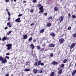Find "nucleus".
Wrapping results in <instances>:
<instances>
[{
    "mask_svg": "<svg viewBox=\"0 0 76 76\" xmlns=\"http://www.w3.org/2000/svg\"><path fill=\"white\" fill-rule=\"evenodd\" d=\"M41 61H39L35 63L34 66H39L41 64Z\"/></svg>",
    "mask_w": 76,
    "mask_h": 76,
    "instance_id": "f257e3e1",
    "label": "nucleus"
},
{
    "mask_svg": "<svg viewBox=\"0 0 76 76\" xmlns=\"http://www.w3.org/2000/svg\"><path fill=\"white\" fill-rule=\"evenodd\" d=\"M6 47L8 48L7 49L8 50H10L11 49V47H12V44H7L6 45Z\"/></svg>",
    "mask_w": 76,
    "mask_h": 76,
    "instance_id": "f03ea898",
    "label": "nucleus"
},
{
    "mask_svg": "<svg viewBox=\"0 0 76 76\" xmlns=\"http://www.w3.org/2000/svg\"><path fill=\"white\" fill-rule=\"evenodd\" d=\"M39 10L40 11L39 12V13H43L44 12V9H43V7L42 6H41L39 8Z\"/></svg>",
    "mask_w": 76,
    "mask_h": 76,
    "instance_id": "7ed1b4c3",
    "label": "nucleus"
},
{
    "mask_svg": "<svg viewBox=\"0 0 76 76\" xmlns=\"http://www.w3.org/2000/svg\"><path fill=\"white\" fill-rule=\"evenodd\" d=\"M76 46V43H72L70 46V49H72Z\"/></svg>",
    "mask_w": 76,
    "mask_h": 76,
    "instance_id": "20e7f679",
    "label": "nucleus"
},
{
    "mask_svg": "<svg viewBox=\"0 0 76 76\" xmlns=\"http://www.w3.org/2000/svg\"><path fill=\"white\" fill-rule=\"evenodd\" d=\"M7 61L6 60V58L3 59V60L1 61V63L4 64V63H7Z\"/></svg>",
    "mask_w": 76,
    "mask_h": 76,
    "instance_id": "39448f33",
    "label": "nucleus"
},
{
    "mask_svg": "<svg viewBox=\"0 0 76 76\" xmlns=\"http://www.w3.org/2000/svg\"><path fill=\"white\" fill-rule=\"evenodd\" d=\"M59 41L61 44H62L63 42H64V39L61 38V39H59Z\"/></svg>",
    "mask_w": 76,
    "mask_h": 76,
    "instance_id": "423d86ee",
    "label": "nucleus"
},
{
    "mask_svg": "<svg viewBox=\"0 0 76 76\" xmlns=\"http://www.w3.org/2000/svg\"><path fill=\"white\" fill-rule=\"evenodd\" d=\"M38 70L34 69H33L32 72H33L35 74H37V73H38Z\"/></svg>",
    "mask_w": 76,
    "mask_h": 76,
    "instance_id": "0eeeda50",
    "label": "nucleus"
},
{
    "mask_svg": "<svg viewBox=\"0 0 76 76\" xmlns=\"http://www.w3.org/2000/svg\"><path fill=\"white\" fill-rule=\"evenodd\" d=\"M48 47H53L54 48L55 47V45L53 43H51L48 45Z\"/></svg>",
    "mask_w": 76,
    "mask_h": 76,
    "instance_id": "6e6552de",
    "label": "nucleus"
},
{
    "mask_svg": "<svg viewBox=\"0 0 76 76\" xmlns=\"http://www.w3.org/2000/svg\"><path fill=\"white\" fill-rule=\"evenodd\" d=\"M64 18V17H63V16H61L59 18V22H61L63 20V18Z\"/></svg>",
    "mask_w": 76,
    "mask_h": 76,
    "instance_id": "1a4fd4ad",
    "label": "nucleus"
},
{
    "mask_svg": "<svg viewBox=\"0 0 76 76\" xmlns=\"http://www.w3.org/2000/svg\"><path fill=\"white\" fill-rule=\"evenodd\" d=\"M30 47L32 50H34L35 48V46H34V44L32 43L30 45Z\"/></svg>",
    "mask_w": 76,
    "mask_h": 76,
    "instance_id": "9d476101",
    "label": "nucleus"
},
{
    "mask_svg": "<svg viewBox=\"0 0 76 76\" xmlns=\"http://www.w3.org/2000/svg\"><path fill=\"white\" fill-rule=\"evenodd\" d=\"M20 20V18H19L15 20V22H17L19 23V22H21V20Z\"/></svg>",
    "mask_w": 76,
    "mask_h": 76,
    "instance_id": "9b49d317",
    "label": "nucleus"
},
{
    "mask_svg": "<svg viewBox=\"0 0 76 76\" xmlns=\"http://www.w3.org/2000/svg\"><path fill=\"white\" fill-rule=\"evenodd\" d=\"M7 25L8 26H9V28H11L12 27V24H10V23L8 22L7 24Z\"/></svg>",
    "mask_w": 76,
    "mask_h": 76,
    "instance_id": "f8f14e48",
    "label": "nucleus"
},
{
    "mask_svg": "<svg viewBox=\"0 0 76 76\" xmlns=\"http://www.w3.org/2000/svg\"><path fill=\"white\" fill-rule=\"evenodd\" d=\"M62 72H63V70H62V69H60L58 71V74L59 75H61V73H62Z\"/></svg>",
    "mask_w": 76,
    "mask_h": 76,
    "instance_id": "ddd939ff",
    "label": "nucleus"
},
{
    "mask_svg": "<svg viewBox=\"0 0 76 76\" xmlns=\"http://www.w3.org/2000/svg\"><path fill=\"white\" fill-rule=\"evenodd\" d=\"M23 39H26V38H27V35L26 34H24L23 35Z\"/></svg>",
    "mask_w": 76,
    "mask_h": 76,
    "instance_id": "4468645a",
    "label": "nucleus"
},
{
    "mask_svg": "<svg viewBox=\"0 0 76 76\" xmlns=\"http://www.w3.org/2000/svg\"><path fill=\"white\" fill-rule=\"evenodd\" d=\"M51 64H53L54 65H55V64H58V63L55 61H53Z\"/></svg>",
    "mask_w": 76,
    "mask_h": 76,
    "instance_id": "2eb2a0df",
    "label": "nucleus"
},
{
    "mask_svg": "<svg viewBox=\"0 0 76 76\" xmlns=\"http://www.w3.org/2000/svg\"><path fill=\"white\" fill-rule=\"evenodd\" d=\"M54 9L55 12H57L58 10V8L56 6L55 7Z\"/></svg>",
    "mask_w": 76,
    "mask_h": 76,
    "instance_id": "dca6fc26",
    "label": "nucleus"
},
{
    "mask_svg": "<svg viewBox=\"0 0 76 76\" xmlns=\"http://www.w3.org/2000/svg\"><path fill=\"white\" fill-rule=\"evenodd\" d=\"M6 11L7 12L8 15H9L10 16V13L9 12V9L7 8L6 9Z\"/></svg>",
    "mask_w": 76,
    "mask_h": 76,
    "instance_id": "f3484780",
    "label": "nucleus"
},
{
    "mask_svg": "<svg viewBox=\"0 0 76 76\" xmlns=\"http://www.w3.org/2000/svg\"><path fill=\"white\" fill-rule=\"evenodd\" d=\"M76 73V69L74 71L72 72V76H74V75Z\"/></svg>",
    "mask_w": 76,
    "mask_h": 76,
    "instance_id": "a211bd4d",
    "label": "nucleus"
},
{
    "mask_svg": "<svg viewBox=\"0 0 76 76\" xmlns=\"http://www.w3.org/2000/svg\"><path fill=\"white\" fill-rule=\"evenodd\" d=\"M51 26V23H48L46 25L47 27H50V26Z\"/></svg>",
    "mask_w": 76,
    "mask_h": 76,
    "instance_id": "6ab92c4d",
    "label": "nucleus"
},
{
    "mask_svg": "<svg viewBox=\"0 0 76 76\" xmlns=\"http://www.w3.org/2000/svg\"><path fill=\"white\" fill-rule=\"evenodd\" d=\"M50 35L53 37H55V34L53 32H51L50 34Z\"/></svg>",
    "mask_w": 76,
    "mask_h": 76,
    "instance_id": "aec40b11",
    "label": "nucleus"
},
{
    "mask_svg": "<svg viewBox=\"0 0 76 76\" xmlns=\"http://www.w3.org/2000/svg\"><path fill=\"white\" fill-rule=\"evenodd\" d=\"M7 39V37H3L2 38V41H5L6 39Z\"/></svg>",
    "mask_w": 76,
    "mask_h": 76,
    "instance_id": "412c9836",
    "label": "nucleus"
},
{
    "mask_svg": "<svg viewBox=\"0 0 76 76\" xmlns=\"http://www.w3.org/2000/svg\"><path fill=\"white\" fill-rule=\"evenodd\" d=\"M12 30L10 31L9 32H8L7 33V35H9L10 34V33L12 32Z\"/></svg>",
    "mask_w": 76,
    "mask_h": 76,
    "instance_id": "4be33fe9",
    "label": "nucleus"
},
{
    "mask_svg": "<svg viewBox=\"0 0 76 76\" xmlns=\"http://www.w3.org/2000/svg\"><path fill=\"white\" fill-rule=\"evenodd\" d=\"M54 76V72H53L51 73L50 74V76Z\"/></svg>",
    "mask_w": 76,
    "mask_h": 76,
    "instance_id": "5701e85b",
    "label": "nucleus"
},
{
    "mask_svg": "<svg viewBox=\"0 0 76 76\" xmlns=\"http://www.w3.org/2000/svg\"><path fill=\"white\" fill-rule=\"evenodd\" d=\"M43 51H44V48H42L41 49H40V52H43Z\"/></svg>",
    "mask_w": 76,
    "mask_h": 76,
    "instance_id": "b1692460",
    "label": "nucleus"
},
{
    "mask_svg": "<svg viewBox=\"0 0 76 76\" xmlns=\"http://www.w3.org/2000/svg\"><path fill=\"white\" fill-rule=\"evenodd\" d=\"M44 32V29H43L40 31V33H43Z\"/></svg>",
    "mask_w": 76,
    "mask_h": 76,
    "instance_id": "393cba45",
    "label": "nucleus"
},
{
    "mask_svg": "<svg viewBox=\"0 0 76 76\" xmlns=\"http://www.w3.org/2000/svg\"><path fill=\"white\" fill-rule=\"evenodd\" d=\"M42 72L43 71L42 70H41V69H40L38 70V73H42Z\"/></svg>",
    "mask_w": 76,
    "mask_h": 76,
    "instance_id": "a878e982",
    "label": "nucleus"
},
{
    "mask_svg": "<svg viewBox=\"0 0 76 76\" xmlns=\"http://www.w3.org/2000/svg\"><path fill=\"white\" fill-rule=\"evenodd\" d=\"M37 48L38 50H40L41 49V47L39 45H38L37 46Z\"/></svg>",
    "mask_w": 76,
    "mask_h": 76,
    "instance_id": "bb28decb",
    "label": "nucleus"
},
{
    "mask_svg": "<svg viewBox=\"0 0 76 76\" xmlns=\"http://www.w3.org/2000/svg\"><path fill=\"white\" fill-rule=\"evenodd\" d=\"M64 67V64H62L60 65V67L63 68Z\"/></svg>",
    "mask_w": 76,
    "mask_h": 76,
    "instance_id": "cd10ccee",
    "label": "nucleus"
},
{
    "mask_svg": "<svg viewBox=\"0 0 76 76\" xmlns=\"http://www.w3.org/2000/svg\"><path fill=\"white\" fill-rule=\"evenodd\" d=\"M3 58L2 56H0V61H3Z\"/></svg>",
    "mask_w": 76,
    "mask_h": 76,
    "instance_id": "c85d7f7f",
    "label": "nucleus"
},
{
    "mask_svg": "<svg viewBox=\"0 0 76 76\" xmlns=\"http://www.w3.org/2000/svg\"><path fill=\"white\" fill-rule=\"evenodd\" d=\"M67 61V60L66 59H64L63 61V63H66Z\"/></svg>",
    "mask_w": 76,
    "mask_h": 76,
    "instance_id": "c756f323",
    "label": "nucleus"
},
{
    "mask_svg": "<svg viewBox=\"0 0 76 76\" xmlns=\"http://www.w3.org/2000/svg\"><path fill=\"white\" fill-rule=\"evenodd\" d=\"M24 70L25 71V72H28V71H29V69H26Z\"/></svg>",
    "mask_w": 76,
    "mask_h": 76,
    "instance_id": "7c9ffc66",
    "label": "nucleus"
},
{
    "mask_svg": "<svg viewBox=\"0 0 76 76\" xmlns=\"http://www.w3.org/2000/svg\"><path fill=\"white\" fill-rule=\"evenodd\" d=\"M10 15H8L9 16V18H8V20H10V16L11 15H10Z\"/></svg>",
    "mask_w": 76,
    "mask_h": 76,
    "instance_id": "2f4dec72",
    "label": "nucleus"
},
{
    "mask_svg": "<svg viewBox=\"0 0 76 76\" xmlns=\"http://www.w3.org/2000/svg\"><path fill=\"white\" fill-rule=\"evenodd\" d=\"M37 6L38 7H41V4H38L37 5Z\"/></svg>",
    "mask_w": 76,
    "mask_h": 76,
    "instance_id": "473e14b6",
    "label": "nucleus"
},
{
    "mask_svg": "<svg viewBox=\"0 0 76 76\" xmlns=\"http://www.w3.org/2000/svg\"><path fill=\"white\" fill-rule=\"evenodd\" d=\"M53 19V17L52 16H50V17H49L48 18V19L49 20H50V19Z\"/></svg>",
    "mask_w": 76,
    "mask_h": 76,
    "instance_id": "72a5a7b5",
    "label": "nucleus"
},
{
    "mask_svg": "<svg viewBox=\"0 0 76 76\" xmlns=\"http://www.w3.org/2000/svg\"><path fill=\"white\" fill-rule=\"evenodd\" d=\"M37 41V39H34L33 40V42H36Z\"/></svg>",
    "mask_w": 76,
    "mask_h": 76,
    "instance_id": "f704fd0d",
    "label": "nucleus"
},
{
    "mask_svg": "<svg viewBox=\"0 0 76 76\" xmlns=\"http://www.w3.org/2000/svg\"><path fill=\"white\" fill-rule=\"evenodd\" d=\"M5 58H7V59H9L10 57L8 56H6L5 57Z\"/></svg>",
    "mask_w": 76,
    "mask_h": 76,
    "instance_id": "c9c22d12",
    "label": "nucleus"
},
{
    "mask_svg": "<svg viewBox=\"0 0 76 76\" xmlns=\"http://www.w3.org/2000/svg\"><path fill=\"white\" fill-rule=\"evenodd\" d=\"M37 1V0H33L32 1L33 3H36Z\"/></svg>",
    "mask_w": 76,
    "mask_h": 76,
    "instance_id": "e433bc0d",
    "label": "nucleus"
},
{
    "mask_svg": "<svg viewBox=\"0 0 76 76\" xmlns=\"http://www.w3.org/2000/svg\"><path fill=\"white\" fill-rule=\"evenodd\" d=\"M72 18H76V16L75 15H72Z\"/></svg>",
    "mask_w": 76,
    "mask_h": 76,
    "instance_id": "4c0bfd02",
    "label": "nucleus"
},
{
    "mask_svg": "<svg viewBox=\"0 0 76 76\" xmlns=\"http://www.w3.org/2000/svg\"><path fill=\"white\" fill-rule=\"evenodd\" d=\"M54 55H53V53H52L50 55V57H53V56Z\"/></svg>",
    "mask_w": 76,
    "mask_h": 76,
    "instance_id": "58836bf2",
    "label": "nucleus"
},
{
    "mask_svg": "<svg viewBox=\"0 0 76 76\" xmlns=\"http://www.w3.org/2000/svg\"><path fill=\"white\" fill-rule=\"evenodd\" d=\"M71 28H72V27L69 26L68 27L67 29H68V30H70V29H71Z\"/></svg>",
    "mask_w": 76,
    "mask_h": 76,
    "instance_id": "ea45409f",
    "label": "nucleus"
},
{
    "mask_svg": "<svg viewBox=\"0 0 76 76\" xmlns=\"http://www.w3.org/2000/svg\"><path fill=\"white\" fill-rule=\"evenodd\" d=\"M32 39V37H31L28 39V41H31Z\"/></svg>",
    "mask_w": 76,
    "mask_h": 76,
    "instance_id": "a19ab883",
    "label": "nucleus"
},
{
    "mask_svg": "<svg viewBox=\"0 0 76 76\" xmlns=\"http://www.w3.org/2000/svg\"><path fill=\"white\" fill-rule=\"evenodd\" d=\"M30 12L31 13H32V12L34 13V10L32 9L30 10Z\"/></svg>",
    "mask_w": 76,
    "mask_h": 76,
    "instance_id": "79ce46f5",
    "label": "nucleus"
},
{
    "mask_svg": "<svg viewBox=\"0 0 76 76\" xmlns=\"http://www.w3.org/2000/svg\"><path fill=\"white\" fill-rule=\"evenodd\" d=\"M41 66H44V64L43 63H41L40 64Z\"/></svg>",
    "mask_w": 76,
    "mask_h": 76,
    "instance_id": "37998d69",
    "label": "nucleus"
},
{
    "mask_svg": "<svg viewBox=\"0 0 76 76\" xmlns=\"http://www.w3.org/2000/svg\"><path fill=\"white\" fill-rule=\"evenodd\" d=\"M22 16V14H19L18 15V17H20V16Z\"/></svg>",
    "mask_w": 76,
    "mask_h": 76,
    "instance_id": "c03bdc74",
    "label": "nucleus"
},
{
    "mask_svg": "<svg viewBox=\"0 0 76 76\" xmlns=\"http://www.w3.org/2000/svg\"><path fill=\"white\" fill-rule=\"evenodd\" d=\"M70 16H71V15L70 13H69L68 14V17H70Z\"/></svg>",
    "mask_w": 76,
    "mask_h": 76,
    "instance_id": "a18cd8bd",
    "label": "nucleus"
},
{
    "mask_svg": "<svg viewBox=\"0 0 76 76\" xmlns=\"http://www.w3.org/2000/svg\"><path fill=\"white\" fill-rule=\"evenodd\" d=\"M9 54H10V53H7L6 54V56H8V55H9Z\"/></svg>",
    "mask_w": 76,
    "mask_h": 76,
    "instance_id": "49530a36",
    "label": "nucleus"
},
{
    "mask_svg": "<svg viewBox=\"0 0 76 76\" xmlns=\"http://www.w3.org/2000/svg\"><path fill=\"white\" fill-rule=\"evenodd\" d=\"M44 15L45 16H47V13L46 12L45 13Z\"/></svg>",
    "mask_w": 76,
    "mask_h": 76,
    "instance_id": "de8ad7c7",
    "label": "nucleus"
},
{
    "mask_svg": "<svg viewBox=\"0 0 76 76\" xmlns=\"http://www.w3.org/2000/svg\"><path fill=\"white\" fill-rule=\"evenodd\" d=\"M7 28H8V27H6L5 28H4V29H7Z\"/></svg>",
    "mask_w": 76,
    "mask_h": 76,
    "instance_id": "09e8293b",
    "label": "nucleus"
},
{
    "mask_svg": "<svg viewBox=\"0 0 76 76\" xmlns=\"http://www.w3.org/2000/svg\"><path fill=\"white\" fill-rule=\"evenodd\" d=\"M45 43L44 44L42 45V47H45Z\"/></svg>",
    "mask_w": 76,
    "mask_h": 76,
    "instance_id": "8fccbe9b",
    "label": "nucleus"
},
{
    "mask_svg": "<svg viewBox=\"0 0 76 76\" xmlns=\"http://www.w3.org/2000/svg\"><path fill=\"white\" fill-rule=\"evenodd\" d=\"M10 1H13V0H14V1H15V2H16V0H10Z\"/></svg>",
    "mask_w": 76,
    "mask_h": 76,
    "instance_id": "3c124183",
    "label": "nucleus"
},
{
    "mask_svg": "<svg viewBox=\"0 0 76 76\" xmlns=\"http://www.w3.org/2000/svg\"><path fill=\"white\" fill-rule=\"evenodd\" d=\"M9 0H5V2H8Z\"/></svg>",
    "mask_w": 76,
    "mask_h": 76,
    "instance_id": "603ef678",
    "label": "nucleus"
},
{
    "mask_svg": "<svg viewBox=\"0 0 76 76\" xmlns=\"http://www.w3.org/2000/svg\"><path fill=\"white\" fill-rule=\"evenodd\" d=\"M9 75V74H7L5 75V76H8Z\"/></svg>",
    "mask_w": 76,
    "mask_h": 76,
    "instance_id": "864d4df0",
    "label": "nucleus"
},
{
    "mask_svg": "<svg viewBox=\"0 0 76 76\" xmlns=\"http://www.w3.org/2000/svg\"><path fill=\"white\" fill-rule=\"evenodd\" d=\"M33 25H34V24L33 23H32L31 24V26H33Z\"/></svg>",
    "mask_w": 76,
    "mask_h": 76,
    "instance_id": "5fc2aeb1",
    "label": "nucleus"
},
{
    "mask_svg": "<svg viewBox=\"0 0 76 76\" xmlns=\"http://www.w3.org/2000/svg\"><path fill=\"white\" fill-rule=\"evenodd\" d=\"M48 50V49H45L44 50V51H45H45H47Z\"/></svg>",
    "mask_w": 76,
    "mask_h": 76,
    "instance_id": "6e6d98bb",
    "label": "nucleus"
},
{
    "mask_svg": "<svg viewBox=\"0 0 76 76\" xmlns=\"http://www.w3.org/2000/svg\"><path fill=\"white\" fill-rule=\"evenodd\" d=\"M69 67H72V65H69Z\"/></svg>",
    "mask_w": 76,
    "mask_h": 76,
    "instance_id": "4d7b16f0",
    "label": "nucleus"
},
{
    "mask_svg": "<svg viewBox=\"0 0 76 76\" xmlns=\"http://www.w3.org/2000/svg\"><path fill=\"white\" fill-rule=\"evenodd\" d=\"M26 65H27V66H29V64L27 63L26 64Z\"/></svg>",
    "mask_w": 76,
    "mask_h": 76,
    "instance_id": "13d9d810",
    "label": "nucleus"
},
{
    "mask_svg": "<svg viewBox=\"0 0 76 76\" xmlns=\"http://www.w3.org/2000/svg\"><path fill=\"white\" fill-rule=\"evenodd\" d=\"M60 69V68H58V70H59V69Z\"/></svg>",
    "mask_w": 76,
    "mask_h": 76,
    "instance_id": "bf43d9fd",
    "label": "nucleus"
},
{
    "mask_svg": "<svg viewBox=\"0 0 76 76\" xmlns=\"http://www.w3.org/2000/svg\"><path fill=\"white\" fill-rule=\"evenodd\" d=\"M7 39L8 40H9V38H8H8H7Z\"/></svg>",
    "mask_w": 76,
    "mask_h": 76,
    "instance_id": "052dcab7",
    "label": "nucleus"
},
{
    "mask_svg": "<svg viewBox=\"0 0 76 76\" xmlns=\"http://www.w3.org/2000/svg\"><path fill=\"white\" fill-rule=\"evenodd\" d=\"M1 38L0 37V41H1Z\"/></svg>",
    "mask_w": 76,
    "mask_h": 76,
    "instance_id": "680f3d73",
    "label": "nucleus"
},
{
    "mask_svg": "<svg viewBox=\"0 0 76 76\" xmlns=\"http://www.w3.org/2000/svg\"><path fill=\"white\" fill-rule=\"evenodd\" d=\"M24 3H26V1H24Z\"/></svg>",
    "mask_w": 76,
    "mask_h": 76,
    "instance_id": "e2e57ef3",
    "label": "nucleus"
},
{
    "mask_svg": "<svg viewBox=\"0 0 76 76\" xmlns=\"http://www.w3.org/2000/svg\"><path fill=\"white\" fill-rule=\"evenodd\" d=\"M60 54V51L58 52V54Z\"/></svg>",
    "mask_w": 76,
    "mask_h": 76,
    "instance_id": "0e129e2a",
    "label": "nucleus"
},
{
    "mask_svg": "<svg viewBox=\"0 0 76 76\" xmlns=\"http://www.w3.org/2000/svg\"><path fill=\"white\" fill-rule=\"evenodd\" d=\"M53 48H52V50H53Z\"/></svg>",
    "mask_w": 76,
    "mask_h": 76,
    "instance_id": "69168bd1",
    "label": "nucleus"
}]
</instances>
